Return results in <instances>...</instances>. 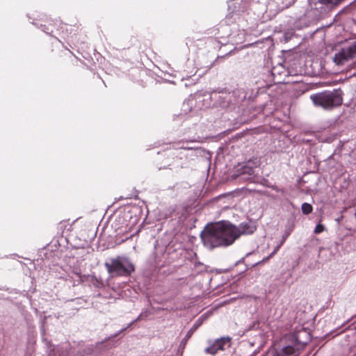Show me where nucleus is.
I'll return each mask as SVG.
<instances>
[{
    "instance_id": "nucleus-1",
    "label": "nucleus",
    "mask_w": 356,
    "mask_h": 356,
    "mask_svg": "<svg viewBox=\"0 0 356 356\" xmlns=\"http://www.w3.org/2000/svg\"><path fill=\"white\" fill-rule=\"evenodd\" d=\"M245 231L227 222L207 225L201 233L204 245L209 249L232 245Z\"/></svg>"
},
{
    "instance_id": "nucleus-2",
    "label": "nucleus",
    "mask_w": 356,
    "mask_h": 356,
    "mask_svg": "<svg viewBox=\"0 0 356 356\" xmlns=\"http://www.w3.org/2000/svg\"><path fill=\"white\" fill-rule=\"evenodd\" d=\"M314 104L326 110L339 106L343 102V92L339 90H326L311 96Z\"/></svg>"
},
{
    "instance_id": "nucleus-3",
    "label": "nucleus",
    "mask_w": 356,
    "mask_h": 356,
    "mask_svg": "<svg viewBox=\"0 0 356 356\" xmlns=\"http://www.w3.org/2000/svg\"><path fill=\"white\" fill-rule=\"evenodd\" d=\"M105 267L112 276H129L135 270L134 264L125 257L118 256L105 263Z\"/></svg>"
},
{
    "instance_id": "nucleus-4",
    "label": "nucleus",
    "mask_w": 356,
    "mask_h": 356,
    "mask_svg": "<svg viewBox=\"0 0 356 356\" xmlns=\"http://www.w3.org/2000/svg\"><path fill=\"white\" fill-rule=\"evenodd\" d=\"M356 58V42L341 48L334 54L333 62L338 66H343Z\"/></svg>"
},
{
    "instance_id": "nucleus-5",
    "label": "nucleus",
    "mask_w": 356,
    "mask_h": 356,
    "mask_svg": "<svg viewBox=\"0 0 356 356\" xmlns=\"http://www.w3.org/2000/svg\"><path fill=\"white\" fill-rule=\"evenodd\" d=\"M209 346L205 348L204 352L207 354L214 355L219 350H224L226 347L231 346V339L229 337H221L213 341H209Z\"/></svg>"
},
{
    "instance_id": "nucleus-6",
    "label": "nucleus",
    "mask_w": 356,
    "mask_h": 356,
    "mask_svg": "<svg viewBox=\"0 0 356 356\" xmlns=\"http://www.w3.org/2000/svg\"><path fill=\"white\" fill-rule=\"evenodd\" d=\"M299 348L296 344L289 345L282 347L280 350H276L273 356H298Z\"/></svg>"
},
{
    "instance_id": "nucleus-7",
    "label": "nucleus",
    "mask_w": 356,
    "mask_h": 356,
    "mask_svg": "<svg viewBox=\"0 0 356 356\" xmlns=\"http://www.w3.org/2000/svg\"><path fill=\"white\" fill-rule=\"evenodd\" d=\"M250 161H248V164L245 165L243 166L240 170V174L242 175H252L254 172V168L251 165H250Z\"/></svg>"
},
{
    "instance_id": "nucleus-8",
    "label": "nucleus",
    "mask_w": 356,
    "mask_h": 356,
    "mask_svg": "<svg viewBox=\"0 0 356 356\" xmlns=\"http://www.w3.org/2000/svg\"><path fill=\"white\" fill-rule=\"evenodd\" d=\"M301 209L305 215H308L312 212L313 207L310 204L305 202L302 204Z\"/></svg>"
},
{
    "instance_id": "nucleus-9",
    "label": "nucleus",
    "mask_w": 356,
    "mask_h": 356,
    "mask_svg": "<svg viewBox=\"0 0 356 356\" xmlns=\"http://www.w3.org/2000/svg\"><path fill=\"white\" fill-rule=\"evenodd\" d=\"M342 0H319L320 3L325 5L333 4L337 5L341 3Z\"/></svg>"
},
{
    "instance_id": "nucleus-10",
    "label": "nucleus",
    "mask_w": 356,
    "mask_h": 356,
    "mask_svg": "<svg viewBox=\"0 0 356 356\" xmlns=\"http://www.w3.org/2000/svg\"><path fill=\"white\" fill-rule=\"evenodd\" d=\"M285 241H284V238H282V239L281 240V242L280 243V244H278L275 250H273V252L270 254V257L275 254L277 253V252L280 250V248L282 246V245L284 243Z\"/></svg>"
},
{
    "instance_id": "nucleus-11",
    "label": "nucleus",
    "mask_w": 356,
    "mask_h": 356,
    "mask_svg": "<svg viewBox=\"0 0 356 356\" xmlns=\"http://www.w3.org/2000/svg\"><path fill=\"white\" fill-rule=\"evenodd\" d=\"M323 230H324V226L321 224H318L315 227L314 232L316 234H320V233L323 232Z\"/></svg>"
},
{
    "instance_id": "nucleus-12",
    "label": "nucleus",
    "mask_w": 356,
    "mask_h": 356,
    "mask_svg": "<svg viewBox=\"0 0 356 356\" xmlns=\"http://www.w3.org/2000/svg\"><path fill=\"white\" fill-rule=\"evenodd\" d=\"M69 51L74 56V58L71 60L73 65H76L78 64V62L80 61V60L76 56H75L72 51Z\"/></svg>"
},
{
    "instance_id": "nucleus-13",
    "label": "nucleus",
    "mask_w": 356,
    "mask_h": 356,
    "mask_svg": "<svg viewBox=\"0 0 356 356\" xmlns=\"http://www.w3.org/2000/svg\"><path fill=\"white\" fill-rule=\"evenodd\" d=\"M195 329H191L186 334L185 338H186V341H187L189 338L191 337V336L193 335V332H194Z\"/></svg>"
},
{
    "instance_id": "nucleus-14",
    "label": "nucleus",
    "mask_w": 356,
    "mask_h": 356,
    "mask_svg": "<svg viewBox=\"0 0 356 356\" xmlns=\"http://www.w3.org/2000/svg\"><path fill=\"white\" fill-rule=\"evenodd\" d=\"M291 234V231H289V232H286L284 233V234L282 236L283 238H284V241H286V238L289 237V236Z\"/></svg>"
},
{
    "instance_id": "nucleus-15",
    "label": "nucleus",
    "mask_w": 356,
    "mask_h": 356,
    "mask_svg": "<svg viewBox=\"0 0 356 356\" xmlns=\"http://www.w3.org/2000/svg\"><path fill=\"white\" fill-rule=\"evenodd\" d=\"M218 278H219V276H218V275L215 276L214 277L211 278V284H212L213 282H216V281H218Z\"/></svg>"
},
{
    "instance_id": "nucleus-16",
    "label": "nucleus",
    "mask_w": 356,
    "mask_h": 356,
    "mask_svg": "<svg viewBox=\"0 0 356 356\" xmlns=\"http://www.w3.org/2000/svg\"><path fill=\"white\" fill-rule=\"evenodd\" d=\"M220 284H215L214 286H212L211 285V287H213V289H217L218 287H220Z\"/></svg>"
},
{
    "instance_id": "nucleus-17",
    "label": "nucleus",
    "mask_w": 356,
    "mask_h": 356,
    "mask_svg": "<svg viewBox=\"0 0 356 356\" xmlns=\"http://www.w3.org/2000/svg\"><path fill=\"white\" fill-rule=\"evenodd\" d=\"M259 165L258 161H255V167H257Z\"/></svg>"
},
{
    "instance_id": "nucleus-18",
    "label": "nucleus",
    "mask_w": 356,
    "mask_h": 356,
    "mask_svg": "<svg viewBox=\"0 0 356 356\" xmlns=\"http://www.w3.org/2000/svg\"><path fill=\"white\" fill-rule=\"evenodd\" d=\"M236 297H233V298H231V300H236Z\"/></svg>"
},
{
    "instance_id": "nucleus-19",
    "label": "nucleus",
    "mask_w": 356,
    "mask_h": 356,
    "mask_svg": "<svg viewBox=\"0 0 356 356\" xmlns=\"http://www.w3.org/2000/svg\"><path fill=\"white\" fill-rule=\"evenodd\" d=\"M229 300H225V302H229Z\"/></svg>"
}]
</instances>
